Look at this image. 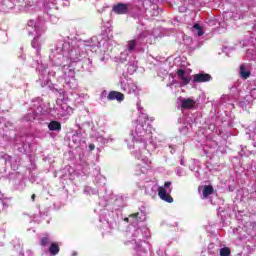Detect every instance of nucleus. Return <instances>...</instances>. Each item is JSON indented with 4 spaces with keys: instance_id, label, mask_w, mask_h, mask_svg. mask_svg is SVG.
<instances>
[{
    "instance_id": "nucleus-8",
    "label": "nucleus",
    "mask_w": 256,
    "mask_h": 256,
    "mask_svg": "<svg viewBox=\"0 0 256 256\" xmlns=\"http://www.w3.org/2000/svg\"><path fill=\"white\" fill-rule=\"evenodd\" d=\"M48 251L51 255L55 256L59 254V251H61V248L59 247V244L57 242H53L50 244Z\"/></svg>"
},
{
    "instance_id": "nucleus-18",
    "label": "nucleus",
    "mask_w": 256,
    "mask_h": 256,
    "mask_svg": "<svg viewBox=\"0 0 256 256\" xmlns=\"http://www.w3.org/2000/svg\"><path fill=\"white\" fill-rule=\"evenodd\" d=\"M61 109H65L67 111L70 107L67 104H62Z\"/></svg>"
},
{
    "instance_id": "nucleus-21",
    "label": "nucleus",
    "mask_w": 256,
    "mask_h": 256,
    "mask_svg": "<svg viewBox=\"0 0 256 256\" xmlns=\"http://www.w3.org/2000/svg\"><path fill=\"white\" fill-rule=\"evenodd\" d=\"M125 223H129V218H124Z\"/></svg>"
},
{
    "instance_id": "nucleus-11",
    "label": "nucleus",
    "mask_w": 256,
    "mask_h": 256,
    "mask_svg": "<svg viewBox=\"0 0 256 256\" xmlns=\"http://www.w3.org/2000/svg\"><path fill=\"white\" fill-rule=\"evenodd\" d=\"M137 47V40H130L127 42L126 49L128 53H133Z\"/></svg>"
},
{
    "instance_id": "nucleus-20",
    "label": "nucleus",
    "mask_w": 256,
    "mask_h": 256,
    "mask_svg": "<svg viewBox=\"0 0 256 256\" xmlns=\"http://www.w3.org/2000/svg\"><path fill=\"white\" fill-rule=\"evenodd\" d=\"M36 197L37 196L35 194H32L31 199H32L33 202H35Z\"/></svg>"
},
{
    "instance_id": "nucleus-1",
    "label": "nucleus",
    "mask_w": 256,
    "mask_h": 256,
    "mask_svg": "<svg viewBox=\"0 0 256 256\" xmlns=\"http://www.w3.org/2000/svg\"><path fill=\"white\" fill-rule=\"evenodd\" d=\"M171 187V182H165L164 187L160 186L158 188V196L162 201H166V203H173V197L167 193L166 189H169Z\"/></svg>"
},
{
    "instance_id": "nucleus-10",
    "label": "nucleus",
    "mask_w": 256,
    "mask_h": 256,
    "mask_svg": "<svg viewBox=\"0 0 256 256\" xmlns=\"http://www.w3.org/2000/svg\"><path fill=\"white\" fill-rule=\"evenodd\" d=\"M214 191L215 190L213 189V187L211 185H205L203 192H202L204 199H207V197H209V195H213Z\"/></svg>"
},
{
    "instance_id": "nucleus-13",
    "label": "nucleus",
    "mask_w": 256,
    "mask_h": 256,
    "mask_svg": "<svg viewBox=\"0 0 256 256\" xmlns=\"http://www.w3.org/2000/svg\"><path fill=\"white\" fill-rule=\"evenodd\" d=\"M50 239H49V236H44L43 238H41V240H40V245L42 246V247H47V245H49V243H50Z\"/></svg>"
},
{
    "instance_id": "nucleus-5",
    "label": "nucleus",
    "mask_w": 256,
    "mask_h": 256,
    "mask_svg": "<svg viewBox=\"0 0 256 256\" xmlns=\"http://www.w3.org/2000/svg\"><path fill=\"white\" fill-rule=\"evenodd\" d=\"M108 101H118L121 103V101H125V95L121 92L117 91H110L107 96Z\"/></svg>"
},
{
    "instance_id": "nucleus-17",
    "label": "nucleus",
    "mask_w": 256,
    "mask_h": 256,
    "mask_svg": "<svg viewBox=\"0 0 256 256\" xmlns=\"http://www.w3.org/2000/svg\"><path fill=\"white\" fill-rule=\"evenodd\" d=\"M135 91H137V88H128V93H135Z\"/></svg>"
},
{
    "instance_id": "nucleus-15",
    "label": "nucleus",
    "mask_w": 256,
    "mask_h": 256,
    "mask_svg": "<svg viewBox=\"0 0 256 256\" xmlns=\"http://www.w3.org/2000/svg\"><path fill=\"white\" fill-rule=\"evenodd\" d=\"M129 217L133 218V219H137V217H139V212L138 213L130 214Z\"/></svg>"
},
{
    "instance_id": "nucleus-2",
    "label": "nucleus",
    "mask_w": 256,
    "mask_h": 256,
    "mask_svg": "<svg viewBox=\"0 0 256 256\" xmlns=\"http://www.w3.org/2000/svg\"><path fill=\"white\" fill-rule=\"evenodd\" d=\"M113 13L116 15H127L129 13V4L118 3L112 7Z\"/></svg>"
},
{
    "instance_id": "nucleus-14",
    "label": "nucleus",
    "mask_w": 256,
    "mask_h": 256,
    "mask_svg": "<svg viewBox=\"0 0 256 256\" xmlns=\"http://www.w3.org/2000/svg\"><path fill=\"white\" fill-rule=\"evenodd\" d=\"M194 29H196L198 31V37L205 35V32L203 31V27H201V25H199L197 23L194 24Z\"/></svg>"
},
{
    "instance_id": "nucleus-3",
    "label": "nucleus",
    "mask_w": 256,
    "mask_h": 256,
    "mask_svg": "<svg viewBox=\"0 0 256 256\" xmlns=\"http://www.w3.org/2000/svg\"><path fill=\"white\" fill-rule=\"evenodd\" d=\"M213 77L208 73H198L193 75L194 83H209Z\"/></svg>"
},
{
    "instance_id": "nucleus-19",
    "label": "nucleus",
    "mask_w": 256,
    "mask_h": 256,
    "mask_svg": "<svg viewBox=\"0 0 256 256\" xmlns=\"http://www.w3.org/2000/svg\"><path fill=\"white\" fill-rule=\"evenodd\" d=\"M89 149L90 151H95V144H90Z\"/></svg>"
},
{
    "instance_id": "nucleus-12",
    "label": "nucleus",
    "mask_w": 256,
    "mask_h": 256,
    "mask_svg": "<svg viewBox=\"0 0 256 256\" xmlns=\"http://www.w3.org/2000/svg\"><path fill=\"white\" fill-rule=\"evenodd\" d=\"M231 255V249L229 247H224L220 249V256H229Z\"/></svg>"
},
{
    "instance_id": "nucleus-16",
    "label": "nucleus",
    "mask_w": 256,
    "mask_h": 256,
    "mask_svg": "<svg viewBox=\"0 0 256 256\" xmlns=\"http://www.w3.org/2000/svg\"><path fill=\"white\" fill-rule=\"evenodd\" d=\"M35 43H37V39H33V41H32V43H31V45H32V47L34 48V49H37V46L35 45Z\"/></svg>"
},
{
    "instance_id": "nucleus-6",
    "label": "nucleus",
    "mask_w": 256,
    "mask_h": 256,
    "mask_svg": "<svg viewBox=\"0 0 256 256\" xmlns=\"http://www.w3.org/2000/svg\"><path fill=\"white\" fill-rule=\"evenodd\" d=\"M194 107H195V100L191 98L182 100V103H181L182 109H193Z\"/></svg>"
},
{
    "instance_id": "nucleus-4",
    "label": "nucleus",
    "mask_w": 256,
    "mask_h": 256,
    "mask_svg": "<svg viewBox=\"0 0 256 256\" xmlns=\"http://www.w3.org/2000/svg\"><path fill=\"white\" fill-rule=\"evenodd\" d=\"M176 75L180 81H182V85H189L191 83V76H187V72L183 69H178L176 71Z\"/></svg>"
},
{
    "instance_id": "nucleus-7",
    "label": "nucleus",
    "mask_w": 256,
    "mask_h": 256,
    "mask_svg": "<svg viewBox=\"0 0 256 256\" xmlns=\"http://www.w3.org/2000/svg\"><path fill=\"white\" fill-rule=\"evenodd\" d=\"M246 67H247V64H242L240 66V77L242 79H249V77H251V71L245 70Z\"/></svg>"
},
{
    "instance_id": "nucleus-9",
    "label": "nucleus",
    "mask_w": 256,
    "mask_h": 256,
    "mask_svg": "<svg viewBox=\"0 0 256 256\" xmlns=\"http://www.w3.org/2000/svg\"><path fill=\"white\" fill-rule=\"evenodd\" d=\"M50 131H61V123L59 121H51L48 125Z\"/></svg>"
}]
</instances>
